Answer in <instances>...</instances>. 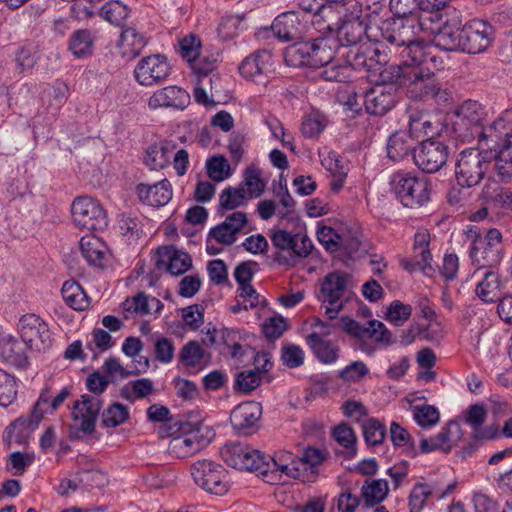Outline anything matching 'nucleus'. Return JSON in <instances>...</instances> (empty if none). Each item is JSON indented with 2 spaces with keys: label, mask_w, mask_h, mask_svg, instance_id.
Here are the masks:
<instances>
[{
  "label": "nucleus",
  "mask_w": 512,
  "mask_h": 512,
  "mask_svg": "<svg viewBox=\"0 0 512 512\" xmlns=\"http://www.w3.org/2000/svg\"><path fill=\"white\" fill-rule=\"evenodd\" d=\"M421 31V23L414 17L393 19L383 30V38L399 57V65L422 63L431 54L429 43L419 36Z\"/></svg>",
  "instance_id": "1"
},
{
  "label": "nucleus",
  "mask_w": 512,
  "mask_h": 512,
  "mask_svg": "<svg viewBox=\"0 0 512 512\" xmlns=\"http://www.w3.org/2000/svg\"><path fill=\"white\" fill-rule=\"evenodd\" d=\"M322 461V452L312 447L306 448L301 456H295L289 451H280L274 457L264 455L265 468H261L260 476L268 483L276 482L281 474L310 482L316 477V468Z\"/></svg>",
  "instance_id": "2"
},
{
  "label": "nucleus",
  "mask_w": 512,
  "mask_h": 512,
  "mask_svg": "<svg viewBox=\"0 0 512 512\" xmlns=\"http://www.w3.org/2000/svg\"><path fill=\"white\" fill-rule=\"evenodd\" d=\"M337 24L328 35H322L309 40L292 44L285 50V61L290 66L308 65L322 67L333 61L339 48L337 38L332 34Z\"/></svg>",
  "instance_id": "3"
},
{
  "label": "nucleus",
  "mask_w": 512,
  "mask_h": 512,
  "mask_svg": "<svg viewBox=\"0 0 512 512\" xmlns=\"http://www.w3.org/2000/svg\"><path fill=\"white\" fill-rule=\"evenodd\" d=\"M436 62V57L431 54L419 64L411 66L398 65L397 78L400 85H406L412 97L417 99L433 98L437 102H446L450 94L442 89L437 82L434 73L428 67V62Z\"/></svg>",
  "instance_id": "4"
},
{
  "label": "nucleus",
  "mask_w": 512,
  "mask_h": 512,
  "mask_svg": "<svg viewBox=\"0 0 512 512\" xmlns=\"http://www.w3.org/2000/svg\"><path fill=\"white\" fill-rule=\"evenodd\" d=\"M485 115L484 108L478 102H463L455 109L451 118V132L454 138L468 143L478 140Z\"/></svg>",
  "instance_id": "5"
},
{
  "label": "nucleus",
  "mask_w": 512,
  "mask_h": 512,
  "mask_svg": "<svg viewBox=\"0 0 512 512\" xmlns=\"http://www.w3.org/2000/svg\"><path fill=\"white\" fill-rule=\"evenodd\" d=\"M491 166L488 157L478 149L462 151L455 165V177L459 186L470 188L478 185Z\"/></svg>",
  "instance_id": "6"
},
{
  "label": "nucleus",
  "mask_w": 512,
  "mask_h": 512,
  "mask_svg": "<svg viewBox=\"0 0 512 512\" xmlns=\"http://www.w3.org/2000/svg\"><path fill=\"white\" fill-rule=\"evenodd\" d=\"M391 185L396 196L406 207H420L430 199V185L424 177L398 171L393 175Z\"/></svg>",
  "instance_id": "7"
},
{
  "label": "nucleus",
  "mask_w": 512,
  "mask_h": 512,
  "mask_svg": "<svg viewBox=\"0 0 512 512\" xmlns=\"http://www.w3.org/2000/svg\"><path fill=\"white\" fill-rule=\"evenodd\" d=\"M350 275L344 272L335 271L329 273L321 283L319 300L325 305V315L336 319L344 308L343 299L348 297V284Z\"/></svg>",
  "instance_id": "8"
},
{
  "label": "nucleus",
  "mask_w": 512,
  "mask_h": 512,
  "mask_svg": "<svg viewBox=\"0 0 512 512\" xmlns=\"http://www.w3.org/2000/svg\"><path fill=\"white\" fill-rule=\"evenodd\" d=\"M341 322L343 330L358 341L359 349L363 352H373L369 340L385 345L391 344V334L381 321L370 320L361 325L349 317H342Z\"/></svg>",
  "instance_id": "9"
},
{
  "label": "nucleus",
  "mask_w": 512,
  "mask_h": 512,
  "mask_svg": "<svg viewBox=\"0 0 512 512\" xmlns=\"http://www.w3.org/2000/svg\"><path fill=\"white\" fill-rule=\"evenodd\" d=\"M71 213L74 224L82 230H102L107 226L106 212L91 197L76 198L71 205Z\"/></svg>",
  "instance_id": "10"
},
{
  "label": "nucleus",
  "mask_w": 512,
  "mask_h": 512,
  "mask_svg": "<svg viewBox=\"0 0 512 512\" xmlns=\"http://www.w3.org/2000/svg\"><path fill=\"white\" fill-rule=\"evenodd\" d=\"M21 339L31 350L45 352L52 346L48 324L36 314L23 315L18 323Z\"/></svg>",
  "instance_id": "11"
},
{
  "label": "nucleus",
  "mask_w": 512,
  "mask_h": 512,
  "mask_svg": "<svg viewBox=\"0 0 512 512\" xmlns=\"http://www.w3.org/2000/svg\"><path fill=\"white\" fill-rule=\"evenodd\" d=\"M220 454L227 465L238 470H247L261 475V468H265L264 454L242 443L226 444Z\"/></svg>",
  "instance_id": "12"
},
{
  "label": "nucleus",
  "mask_w": 512,
  "mask_h": 512,
  "mask_svg": "<svg viewBox=\"0 0 512 512\" xmlns=\"http://www.w3.org/2000/svg\"><path fill=\"white\" fill-rule=\"evenodd\" d=\"M191 475L198 486L210 493L222 495L228 490L226 470L211 460L196 461L191 466Z\"/></svg>",
  "instance_id": "13"
},
{
  "label": "nucleus",
  "mask_w": 512,
  "mask_h": 512,
  "mask_svg": "<svg viewBox=\"0 0 512 512\" xmlns=\"http://www.w3.org/2000/svg\"><path fill=\"white\" fill-rule=\"evenodd\" d=\"M172 67L168 59L161 54H154L142 58L134 69V76L136 81L141 86H155L160 85L171 74Z\"/></svg>",
  "instance_id": "14"
},
{
  "label": "nucleus",
  "mask_w": 512,
  "mask_h": 512,
  "mask_svg": "<svg viewBox=\"0 0 512 512\" xmlns=\"http://www.w3.org/2000/svg\"><path fill=\"white\" fill-rule=\"evenodd\" d=\"M462 51L478 54L487 50L494 38V29L486 21L472 19L462 27Z\"/></svg>",
  "instance_id": "15"
},
{
  "label": "nucleus",
  "mask_w": 512,
  "mask_h": 512,
  "mask_svg": "<svg viewBox=\"0 0 512 512\" xmlns=\"http://www.w3.org/2000/svg\"><path fill=\"white\" fill-rule=\"evenodd\" d=\"M396 83L376 84L364 94L366 111L371 115L382 116L389 112L397 102Z\"/></svg>",
  "instance_id": "16"
},
{
  "label": "nucleus",
  "mask_w": 512,
  "mask_h": 512,
  "mask_svg": "<svg viewBox=\"0 0 512 512\" xmlns=\"http://www.w3.org/2000/svg\"><path fill=\"white\" fill-rule=\"evenodd\" d=\"M101 408L102 401L98 396L84 394L74 402L71 415L80 432L90 435L95 431Z\"/></svg>",
  "instance_id": "17"
},
{
  "label": "nucleus",
  "mask_w": 512,
  "mask_h": 512,
  "mask_svg": "<svg viewBox=\"0 0 512 512\" xmlns=\"http://www.w3.org/2000/svg\"><path fill=\"white\" fill-rule=\"evenodd\" d=\"M448 158V147L440 141H423L413 160L419 169L426 173H434L446 163Z\"/></svg>",
  "instance_id": "18"
},
{
  "label": "nucleus",
  "mask_w": 512,
  "mask_h": 512,
  "mask_svg": "<svg viewBox=\"0 0 512 512\" xmlns=\"http://www.w3.org/2000/svg\"><path fill=\"white\" fill-rule=\"evenodd\" d=\"M512 134V109L503 111L489 125L482 127L478 144L492 151Z\"/></svg>",
  "instance_id": "19"
},
{
  "label": "nucleus",
  "mask_w": 512,
  "mask_h": 512,
  "mask_svg": "<svg viewBox=\"0 0 512 512\" xmlns=\"http://www.w3.org/2000/svg\"><path fill=\"white\" fill-rule=\"evenodd\" d=\"M204 429L208 430L207 427L197 426L188 433L172 438L168 446L169 452L177 458H186L197 453L210 442V438L203 433Z\"/></svg>",
  "instance_id": "20"
},
{
  "label": "nucleus",
  "mask_w": 512,
  "mask_h": 512,
  "mask_svg": "<svg viewBox=\"0 0 512 512\" xmlns=\"http://www.w3.org/2000/svg\"><path fill=\"white\" fill-rule=\"evenodd\" d=\"M262 414V407L254 401H247L236 406L230 414L233 428L242 435L251 434Z\"/></svg>",
  "instance_id": "21"
},
{
  "label": "nucleus",
  "mask_w": 512,
  "mask_h": 512,
  "mask_svg": "<svg viewBox=\"0 0 512 512\" xmlns=\"http://www.w3.org/2000/svg\"><path fill=\"white\" fill-rule=\"evenodd\" d=\"M274 36L283 41H303L305 25L301 22L298 13L294 11L279 15L271 25Z\"/></svg>",
  "instance_id": "22"
},
{
  "label": "nucleus",
  "mask_w": 512,
  "mask_h": 512,
  "mask_svg": "<svg viewBox=\"0 0 512 512\" xmlns=\"http://www.w3.org/2000/svg\"><path fill=\"white\" fill-rule=\"evenodd\" d=\"M298 6L307 13L313 14L312 24L320 32L331 31L338 24L337 13L329 4L322 0H297Z\"/></svg>",
  "instance_id": "23"
},
{
  "label": "nucleus",
  "mask_w": 512,
  "mask_h": 512,
  "mask_svg": "<svg viewBox=\"0 0 512 512\" xmlns=\"http://www.w3.org/2000/svg\"><path fill=\"white\" fill-rule=\"evenodd\" d=\"M246 224V214L234 212L227 216L224 222L210 230V238H214L217 243L223 245H232L236 241L237 234Z\"/></svg>",
  "instance_id": "24"
},
{
  "label": "nucleus",
  "mask_w": 512,
  "mask_h": 512,
  "mask_svg": "<svg viewBox=\"0 0 512 512\" xmlns=\"http://www.w3.org/2000/svg\"><path fill=\"white\" fill-rule=\"evenodd\" d=\"M139 200L153 207L166 205L172 198V187L167 179L149 185L140 183L136 187Z\"/></svg>",
  "instance_id": "25"
},
{
  "label": "nucleus",
  "mask_w": 512,
  "mask_h": 512,
  "mask_svg": "<svg viewBox=\"0 0 512 512\" xmlns=\"http://www.w3.org/2000/svg\"><path fill=\"white\" fill-rule=\"evenodd\" d=\"M190 96L178 86H167L155 91L148 100L151 109L174 107L183 109L189 103Z\"/></svg>",
  "instance_id": "26"
},
{
  "label": "nucleus",
  "mask_w": 512,
  "mask_h": 512,
  "mask_svg": "<svg viewBox=\"0 0 512 512\" xmlns=\"http://www.w3.org/2000/svg\"><path fill=\"white\" fill-rule=\"evenodd\" d=\"M470 257L477 269L494 270L502 260V247H495L474 239L470 249Z\"/></svg>",
  "instance_id": "27"
},
{
  "label": "nucleus",
  "mask_w": 512,
  "mask_h": 512,
  "mask_svg": "<svg viewBox=\"0 0 512 512\" xmlns=\"http://www.w3.org/2000/svg\"><path fill=\"white\" fill-rule=\"evenodd\" d=\"M380 56L379 49L373 45L354 46L348 50L346 62L354 69L372 70L382 62Z\"/></svg>",
  "instance_id": "28"
},
{
  "label": "nucleus",
  "mask_w": 512,
  "mask_h": 512,
  "mask_svg": "<svg viewBox=\"0 0 512 512\" xmlns=\"http://www.w3.org/2000/svg\"><path fill=\"white\" fill-rule=\"evenodd\" d=\"M486 418L487 411L482 404H473L466 411L465 421L473 428V436L478 440L494 439L499 435L495 426L482 428Z\"/></svg>",
  "instance_id": "29"
},
{
  "label": "nucleus",
  "mask_w": 512,
  "mask_h": 512,
  "mask_svg": "<svg viewBox=\"0 0 512 512\" xmlns=\"http://www.w3.org/2000/svg\"><path fill=\"white\" fill-rule=\"evenodd\" d=\"M271 60L272 55L269 51L258 50L241 62L239 71L243 77L255 80L269 71Z\"/></svg>",
  "instance_id": "30"
},
{
  "label": "nucleus",
  "mask_w": 512,
  "mask_h": 512,
  "mask_svg": "<svg viewBox=\"0 0 512 512\" xmlns=\"http://www.w3.org/2000/svg\"><path fill=\"white\" fill-rule=\"evenodd\" d=\"M418 140L410 131H398L390 136L387 143V155L392 161H401L415 148Z\"/></svg>",
  "instance_id": "31"
},
{
  "label": "nucleus",
  "mask_w": 512,
  "mask_h": 512,
  "mask_svg": "<svg viewBox=\"0 0 512 512\" xmlns=\"http://www.w3.org/2000/svg\"><path fill=\"white\" fill-rule=\"evenodd\" d=\"M453 428L458 430V425L453 422H449L436 436L421 438L419 443L420 451L422 453H430L440 450L448 453L454 445V439L452 437Z\"/></svg>",
  "instance_id": "32"
},
{
  "label": "nucleus",
  "mask_w": 512,
  "mask_h": 512,
  "mask_svg": "<svg viewBox=\"0 0 512 512\" xmlns=\"http://www.w3.org/2000/svg\"><path fill=\"white\" fill-rule=\"evenodd\" d=\"M147 44L146 37L134 27L125 28L118 43L122 57L133 59L138 56Z\"/></svg>",
  "instance_id": "33"
},
{
  "label": "nucleus",
  "mask_w": 512,
  "mask_h": 512,
  "mask_svg": "<svg viewBox=\"0 0 512 512\" xmlns=\"http://www.w3.org/2000/svg\"><path fill=\"white\" fill-rule=\"evenodd\" d=\"M462 42V28L456 23H445L434 37L435 46L443 51L462 50Z\"/></svg>",
  "instance_id": "34"
},
{
  "label": "nucleus",
  "mask_w": 512,
  "mask_h": 512,
  "mask_svg": "<svg viewBox=\"0 0 512 512\" xmlns=\"http://www.w3.org/2000/svg\"><path fill=\"white\" fill-rule=\"evenodd\" d=\"M79 244L82 256L90 265L96 267L103 266L107 247L100 238L95 235L83 236Z\"/></svg>",
  "instance_id": "35"
},
{
  "label": "nucleus",
  "mask_w": 512,
  "mask_h": 512,
  "mask_svg": "<svg viewBox=\"0 0 512 512\" xmlns=\"http://www.w3.org/2000/svg\"><path fill=\"white\" fill-rule=\"evenodd\" d=\"M491 152L494 153L498 176L504 182L509 181L512 177V134Z\"/></svg>",
  "instance_id": "36"
},
{
  "label": "nucleus",
  "mask_w": 512,
  "mask_h": 512,
  "mask_svg": "<svg viewBox=\"0 0 512 512\" xmlns=\"http://www.w3.org/2000/svg\"><path fill=\"white\" fill-rule=\"evenodd\" d=\"M321 163L332 176L331 189L335 192L340 191L348 174L347 164L335 152H329L321 159Z\"/></svg>",
  "instance_id": "37"
},
{
  "label": "nucleus",
  "mask_w": 512,
  "mask_h": 512,
  "mask_svg": "<svg viewBox=\"0 0 512 512\" xmlns=\"http://www.w3.org/2000/svg\"><path fill=\"white\" fill-rule=\"evenodd\" d=\"M23 341L20 342L14 337H4L0 341V354L6 361L17 367H25L28 364V358L23 347Z\"/></svg>",
  "instance_id": "38"
},
{
  "label": "nucleus",
  "mask_w": 512,
  "mask_h": 512,
  "mask_svg": "<svg viewBox=\"0 0 512 512\" xmlns=\"http://www.w3.org/2000/svg\"><path fill=\"white\" fill-rule=\"evenodd\" d=\"M354 14L355 16L351 20L344 21L338 27V43L341 42L344 45L354 47L363 38L365 26L359 20L358 13Z\"/></svg>",
  "instance_id": "39"
},
{
  "label": "nucleus",
  "mask_w": 512,
  "mask_h": 512,
  "mask_svg": "<svg viewBox=\"0 0 512 512\" xmlns=\"http://www.w3.org/2000/svg\"><path fill=\"white\" fill-rule=\"evenodd\" d=\"M501 281L495 270H486L483 279L477 284L476 295L484 302H493L498 298Z\"/></svg>",
  "instance_id": "40"
},
{
  "label": "nucleus",
  "mask_w": 512,
  "mask_h": 512,
  "mask_svg": "<svg viewBox=\"0 0 512 512\" xmlns=\"http://www.w3.org/2000/svg\"><path fill=\"white\" fill-rule=\"evenodd\" d=\"M157 252L160 257L169 260L167 270L174 276L185 273L191 266L192 260L188 253L176 251L172 247L159 248Z\"/></svg>",
  "instance_id": "41"
},
{
  "label": "nucleus",
  "mask_w": 512,
  "mask_h": 512,
  "mask_svg": "<svg viewBox=\"0 0 512 512\" xmlns=\"http://www.w3.org/2000/svg\"><path fill=\"white\" fill-rule=\"evenodd\" d=\"M315 356L323 363H333L338 357V347L320 338V334H309L306 338Z\"/></svg>",
  "instance_id": "42"
},
{
  "label": "nucleus",
  "mask_w": 512,
  "mask_h": 512,
  "mask_svg": "<svg viewBox=\"0 0 512 512\" xmlns=\"http://www.w3.org/2000/svg\"><path fill=\"white\" fill-rule=\"evenodd\" d=\"M408 116L409 131L417 140L435 133L428 113L417 108H410Z\"/></svg>",
  "instance_id": "43"
},
{
  "label": "nucleus",
  "mask_w": 512,
  "mask_h": 512,
  "mask_svg": "<svg viewBox=\"0 0 512 512\" xmlns=\"http://www.w3.org/2000/svg\"><path fill=\"white\" fill-rule=\"evenodd\" d=\"M173 147L169 144H153L146 150L145 164L152 170H159L166 167L171 159Z\"/></svg>",
  "instance_id": "44"
},
{
  "label": "nucleus",
  "mask_w": 512,
  "mask_h": 512,
  "mask_svg": "<svg viewBox=\"0 0 512 512\" xmlns=\"http://www.w3.org/2000/svg\"><path fill=\"white\" fill-rule=\"evenodd\" d=\"M388 492V482L384 479L366 481L361 489L364 503L368 507H373L382 502L387 497Z\"/></svg>",
  "instance_id": "45"
},
{
  "label": "nucleus",
  "mask_w": 512,
  "mask_h": 512,
  "mask_svg": "<svg viewBox=\"0 0 512 512\" xmlns=\"http://www.w3.org/2000/svg\"><path fill=\"white\" fill-rule=\"evenodd\" d=\"M64 301L74 310H84L89 306V301L80 287L75 281H66L61 289Z\"/></svg>",
  "instance_id": "46"
},
{
  "label": "nucleus",
  "mask_w": 512,
  "mask_h": 512,
  "mask_svg": "<svg viewBox=\"0 0 512 512\" xmlns=\"http://www.w3.org/2000/svg\"><path fill=\"white\" fill-rule=\"evenodd\" d=\"M94 44V37L89 30L81 29L73 33L70 39L69 48L71 52L82 57L91 54Z\"/></svg>",
  "instance_id": "47"
},
{
  "label": "nucleus",
  "mask_w": 512,
  "mask_h": 512,
  "mask_svg": "<svg viewBox=\"0 0 512 512\" xmlns=\"http://www.w3.org/2000/svg\"><path fill=\"white\" fill-rule=\"evenodd\" d=\"M390 439L395 447H403L406 453L412 457L417 455L415 443L410 433L397 422L390 425Z\"/></svg>",
  "instance_id": "48"
},
{
  "label": "nucleus",
  "mask_w": 512,
  "mask_h": 512,
  "mask_svg": "<svg viewBox=\"0 0 512 512\" xmlns=\"http://www.w3.org/2000/svg\"><path fill=\"white\" fill-rule=\"evenodd\" d=\"M413 419L422 428H430L438 424L440 420L439 410L428 404H420L412 407Z\"/></svg>",
  "instance_id": "49"
},
{
  "label": "nucleus",
  "mask_w": 512,
  "mask_h": 512,
  "mask_svg": "<svg viewBox=\"0 0 512 512\" xmlns=\"http://www.w3.org/2000/svg\"><path fill=\"white\" fill-rule=\"evenodd\" d=\"M129 14V8L119 0H111L101 8L102 17L114 25L123 24Z\"/></svg>",
  "instance_id": "50"
},
{
  "label": "nucleus",
  "mask_w": 512,
  "mask_h": 512,
  "mask_svg": "<svg viewBox=\"0 0 512 512\" xmlns=\"http://www.w3.org/2000/svg\"><path fill=\"white\" fill-rule=\"evenodd\" d=\"M333 437L335 441L346 450L348 458L356 455V441L357 437L353 429L347 424H340L333 430Z\"/></svg>",
  "instance_id": "51"
},
{
  "label": "nucleus",
  "mask_w": 512,
  "mask_h": 512,
  "mask_svg": "<svg viewBox=\"0 0 512 512\" xmlns=\"http://www.w3.org/2000/svg\"><path fill=\"white\" fill-rule=\"evenodd\" d=\"M240 187L245 189L249 199L259 197L265 189V183L261 178L260 171L256 168H247Z\"/></svg>",
  "instance_id": "52"
},
{
  "label": "nucleus",
  "mask_w": 512,
  "mask_h": 512,
  "mask_svg": "<svg viewBox=\"0 0 512 512\" xmlns=\"http://www.w3.org/2000/svg\"><path fill=\"white\" fill-rule=\"evenodd\" d=\"M17 396V383L14 376L0 369V405H11Z\"/></svg>",
  "instance_id": "53"
},
{
  "label": "nucleus",
  "mask_w": 512,
  "mask_h": 512,
  "mask_svg": "<svg viewBox=\"0 0 512 512\" xmlns=\"http://www.w3.org/2000/svg\"><path fill=\"white\" fill-rule=\"evenodd\" d=\"M248 199L243 187H228L220 194L219 205L222 209L232 210L243 205Z\"/></svg>",
  "instance_id": "54"
},
{
  "label": "nucleus",
  "mask_w": 512,
  "mask_h": 512,
  "mask_svg": "<svg viewBox=\"0 0 512 512\" xmlns=\"http://www.w3.org/2000/svg\"><path fill=\"white\" fill-rule=\"evenodd\" d=\"M326 117L319 111L313 110L302 122V133L305 137H317L326 127Z\"/></svg>",
  "instance_id": "55"
},
{
  "label": "nucleus",
  "mask_w": 512,
  "mask_h": 512,
  "mask_svg": "<svg viewBox=\"0 0 512 512\" xmlns=\"http://www.w3.org/2000/svg\"><path fill=\"white\" fill-rule=\"evenodd\" d=\"M204 358V350L196 341L186 343L179 353V360L184 366L196 367L202 364Z\"/></svg>",
  "instance_id": "56"
},
{
  "label": "nucleus",
  "mask_w": 512,
  "mask_h": 512,
  "mask_svg": "<svg viewBox=\"0 0 512 512\" xmlns=\"http://www.w3.org/2000/svg\"><path fill=\"white\" fill-rule=\"evenodd\" d=\"M261 383V375L259 374V366L254 370H246L237 373L234 388L243 393H249L256 389Z\"/></svg>",
  "instance_id": "57"
},
{
  "label": "nucleus",
  "mask_w": 512,
  "mask_h": 512,
  "mask_svg": "<svg viewBox=\"0 0 512 512\" xmlns=\"http://www.w3.org/2000/svg\"><path fill=\"white\" fill-rule=\"evenodd\" d=\"M127 408L120 403H114L102 413V424L108 428H114L124 423L128 418Z\"/></svg>",
  "instance_id": "58"
},
{
  "label": "nucleus",
  "mask_w": 512,
  "mask_h": 512,
  "mask_svg": "<svg viewBox=\"0 0 512 512\" xmlns=\"http://www.w3.org/2000/svg\"><path fill=\"white\" fill-rule=\"evenodd\" d=\"M362 429L365 442L370 446L379 445L385 439V427L376 419L366 421Z\"/></svg>",
  "instance_id": "59"
},
{
  "label": "nucleus",
  "mask_w": 512,
  "mask_h": 512,
  "mask_svg": "<svg viewBox=\"0 0 512 512\" xmlns=\"http://www.w3.org/2000/svg\"><path fill=\"white\" fill-rule=\"evenodd\" d=\"M208 176L214 181H223L230 176V165L225 157L214 156L206 163Z\"/></svg>",
  "instance_id": "60"
},
{
  "label": "nucleus",
  "mask_w": 512,
  "mask_h": 512,
  "mask_svg": "<svg viewBox=\"0 0 512 512\" xmlns=\"http://www.w3.org/2000/svg\"><path fill=\"white\" fill-rule=\"evenodd\" d=\"M35 429L32 428L29 420H26L25 417H19L8 426L6 434L10 441L22 443Z\"/></svg>",
  "instance_id": "61"
},
{
  "label": "nucleus",
  "mask_w": 512,
  "mask_h": 512,
  "mask_svg": "<svg viewBox=\"0 0 512 512\" xmlns=\"http://www.w3.org/2000/svg\"><path fill=\"white\" fill-rule=\"evenodd\" d=\"M432 494L430 487L423 483L416 484L409 496V507L411 512H420Z\"/></svg>",
  "instance_id": "62"
},
{
  "label": "nucleus",
  "mask_w": 512,
  "mask_h": 512,
  "mask_svg": "<svg viewBox=\"0 0 512 512\" xmlns=\"http://www.w3.org/2000/svg\"><path fill=\"white\" fill-rule=\"evenodd\" d=\"M317 238L319 242L328 251L335 252L342 245V237L329 226H322L317 230Z\"/></svg>",
  "instance_id": "63"
},
{
  "label": "nucleus",
  "mask_w": 512,
  "mask_h": 512,
  "mask_svg": "<svg viewBox=\"0 0 512 512\" xmlns=\"http://www.w3.org/2000/svg\"><path fill=\"white\" fill-rule=\"evenodd\" d=\"M304 358V351L295 344H286L281 349V359L288 368L301 366Z\"/></svg>",
  "instance_id": "64"
}]
</instances>
